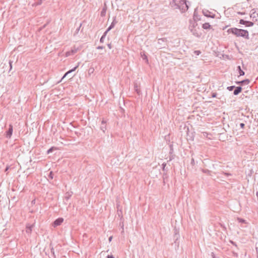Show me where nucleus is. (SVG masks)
<instances>
[{
    "mask_svg": "<svg viewBox=\"0 0 258 258\" xmlns=\"http://www.w3.org/2000/svg\"><path fill=\"white\" fill-rule=\"evenodd\" d=\"M237 70H238V71L239 72V74L240 76H244V75L245 73H244V71H243L241 70L240 66H238L237 67Z\"/></svg>",
    "mask_w": 258,
    "mask_h": 258,
    "instance_id": "nucleus-16",
    "label": "nucleus"
},
{
    "mask_svg": "<svg viewBox=\"0 0 258 258\" xmlns=\"http://www.w3.org/2000/svg\"><path fill=\"white\" fill-rule=\"evenodd\" d=\"M203 13H204V15L205 16H206V17H211L210 16L208 15V14H206V13H204V12H203Z\"/></svg>",
    "mask_w": 258,
    "mask_h": 258,
    "instance_id": "nucleus-41",
    "label": "nucleus"
},
{
    "mask_svg": "<svg viewBox=\"0 0 258 258\" xmlns=\"http://www.w3.org/2000/svg\"><path fill=\"white\" fill-rule=\"evenodd\" d=\"M56 150V147H51L50 149H49L47 151V153L48 154H50V153L52 152L54 150Z\"/></svg>",
    "mask_w": 258,
    "mask_h": 258,
    "instance_id": "nucleus-20",
    "label": "nucleus"
},
{
    "mask_svg": "<svg viewBox=\"0 0 258 258\" xmlns=\"http://www.w3.org/2000/svg\"><path fill=\"white\" fill-rule=\"evenodd\" d=\"M71 53V52H70V51H68V52H66V56H68L70 55Z\"/></svg>",
    "mask_w": 258,
    "mask_h": 258,
    "instance_id": "nucleus-38",
    "label": "nucleus"
},
{
    "mask_svg": "<svg viewBox=\"0 0 258 258\" xmlns=\"http://www.w3.org/2000/svg\"><path fill=\"white\" fill-rule=\"evenodd\" d=\"M112 236H110V237H109L108 240H109V241H111V240H112Z\"/></svg>",
    "mask_w": 258,
    "mask_h": 258,
    "instance_id": "nucleus-43",
    "label": "nucleus"
},
{
    "mask_svg": "<svg viewBox=\"0 0 258 258\" xmlns=\"http://www.w3.org/2000/svg\"><path fill=\"white\" fill-rule=\"evenodd\" d=\"M72 196V194L68 192L66 194V196L64 197V199L66 200H68L69 199V198H70V197H71Z\"/></svg>",
    "mask_w": 258,
    "mask_h": 258,
    "instance_id": "nucleus-21",
    "label": "nucleus"
},
{
    "mask_svg": "<svg viewBox=\"0 0 258 258\" xmlns=\"http://www.w3.org/2000/svg\"><path fill=\"white\" fill-rule=\"evenodd\" d=\"M63 218H57L53 222V225L54 227L58 226L61 225V224L63 222Z\"/></svg>",
    "mask_w": 258,
    "mask_h": 258,
    "instance_id": "nucleus-6",
    "label": "nucleus"
},
{
    "mask_svg": "<svg viewBox=\"0 0 258 258\" xmlns=\"http://www.w3.org/2000/svg\"><path fill=\"white\" fill-rule=\"evenodd\" d=\"M158 41H159V43H160V41H164V39H160L158 40Z\"/></svg>",
    "mask_w": 258,
    "mask_h": 258,
    "instance_id": "nucleus-44",
    "label": "nucleus"
},
{
    "mask_svg": "<svg viewBox=\"0 0 258 258\" xmlns=\"http://www.w3.org/2000/svg\"><path fill=\"white\" fill-rule=\"evenodd\" d=\"M217 93H212V97H213V98H215V97H217Z\"/></svg>",
    "mask_w": 258,
    "mask_h": 258,
    "instance_id": "nucleus-31",
    "label": "nucleus"
},
{
    "mask_svg": "<svg viewBox=\"0 0 258 258\" xmlns=\"http://www.w3.org/2000/svg\"><path fill=\"white\" fill-rule=\"evenodd\" d=\"M189 29L190 32L192 33V35H194L196 37H200L201 36V33H199L198 32L197 30L194 28V26H189Z\"/></svg>",
    "mask_w": 258,
    "mask_h": 258,
    "instance_id": "nucleus-4",
    "label": "nucleus"
},
{
    "mask_svg": "<svg viewBox=\"0 0 258 258\" xmlns=\"http://www.w3.org/2000/svg\"><path fill=\"white\" fill-rule=\"evenodd\" d=\"M239 126L241 128H243L245 126V124L244 123H240Z\"/></svg>",
    "mask_w": 258,
    "mask_h": 258,
    "instance_id": "nucleus-27",
    "label": "nucleus"
},
{
    "mask_svg": "<svg viewBox=\"0 0 258 258\" xmlns=\"http://www.w3.org/2000/svg\"><path fill=\"white\" fill-rule=\"evenodd\" d=\"M180 237L179 231L177 229H174V242L176 243L177 242V241L179 239Z\"/></svg>",
    "mask_w": 258,
    "mask_h": 258,
    "instance_id": "nucleus-9",
    "label": "nucleus"
},
{
    "mask_svg": "<svg viewBox=\"0 0 258 258\" xmlns=\"http://www.w3.org/2000/svg\"><path fill=\"white\" fill-rule=\"evenodd\" d=\"M117 21L116 20V17L113 18V20L112 22L111 23V25L109 26V27L107 29L106 31L108 32L111 29H112L113 28H114L115 24L117 23Z\"/></svg>",
    "mask_w": 258,
    "mask_h": 258,
    "instance_id": "nucleus-8",
    "label": "nucleus"
},
{
    "mask_svg": "<svg viewBox=\"0 0 258 258\" xmlns=\"http://www.w3.org/2000/svg\"><path fill=\"white\" fill-rule=\"evenodd\" d=\"M136 91L137 92V93H138V94H139V91H138V89H136Z\"/></svg>",
    "mask_w": 258,
    "mask_h": 258,
    "instance_id": "nucleus-46",
    "label": "nucleus"
},
{
    "mask_svg": "<svg viewBox=\"0 0 258 258\" xmlns=\"http://www.w3.org/2000/svg\"><path fill=\"white\" fill-rule=\"evenodd\" d=\"M42 3V0H39L38 2H37L36 5H40Z\"/></svg>",
    "mask_w": 258,
    "mask_h": 258,
    "instance_id": "nucleus-34",
    "label": "nucleus"
},
{
    "mask_svg": "<svg viewBox=\"0 0 258 258\" xmlns=\"http://www.w3.org/2000/svg\"><path fill=\"white\" fill-rule=\"evenodd\" d=\"M190 164L192 165V166H194L195 164V160L193 158H191V162H190Z\"/></svg>",
    "mask_w": 258,
    "mask_h": 258,
    "instance_id": "nucleus-26",
    "label": "nucleus"
},
{
    "mask_svg": "<svg viewBox=\"0 0 258 258\" xmlns=\"http://www.w3.org/2000/svg\"><path fill=\"white\" fill-rule=\"evenodd\" d=\"M33 227V225H27L26 226V232L28 234H30L32 232Z\"/></svg>",
    "mask_w": 258,
    "mask_h": 258,
    "instance_id": "nucleus-14",
    "label": "nucleus"
},
{
    "mask_svg": "<svg viewBox=\"0 0 258 258\" xmlns=\"http://www.w3.org/2000/svg\"><path fill=\"white\" fill-rule=\"evenodd\" d=\"M13 133V126L11 124H10L9 128L8 130L6 132V137L8 138H10Z\"/></svg>",
    "mask_w": 258,
    "mask_h": 258,
    "instance_id": "nucleus-7",
    "label": "nucleus"
},
{
    "mask_svg": "<svg viewBox=\"0 0 258 258\" xmlns=\"http://www.w3.org/2000/svg\"><path fill=\"white\" fill-rule=\"evenodd\" d=\"M234 88H235V86H229V87H227V89L229 91H230L233 90Z\"/></svg>",
    "mask_w": 258,
    "mask_h": 258,
    "instance_id": "nucleus-25",
    "label": "nucleus"
},
{
    "mask_svg": "<svg viewBox=\"0 0 258 258\" xmlns=\"http://www.w3.org/2000/svg\"><path fill=\"white\" fill-rule=\"evenodd\" d=\"M239 24L245 25L246 27H251L253 26L254 25V23L250 21H247L244 20L243 19H240L239 20Z\"/></svg>",
    "mask_w": 258,
    "mask_h": 258,
    "instance_id": "nucleus-3",
    "label": "nucleus"
},
{
    "mask_svg": "<svg viewBox=\"0 0 258 258\" xmlns=\"http://www.w3.org/2000/svg\"><path fill=\"white\" fill-rule=\"evenodd\" d=\"M243 95L245 96V98H250L253 96V93L250 88H249V90L245 91Z\"/></svg>",
    "mask_w": 258,
    "mask_h": 258,
    "instance_id": "nucleus-5",
    "label": "nucleus"
},
{
    "mask_svg": "<svg viewBox=\"0 0 258 258\" xmlns=\"http://www.w3.org/2000/svg\"><path fill=\"white\" fill-rule=\"evenodd\" d=\"M256 251L257 253V258H258V247H256Z\"/></svg>",
    "mask_w": 258,
    "mask_h": 258,
    "instance_id": "nucleus-42",
    "label": "nucleus"
},
{
    "mask_svg": "<svg viewBox=\"0 0 258 258\" xmlns=\"http://www.w3.org/2000/svg\"><path fill=\"white\" fill-rule=\"evenodd\" d=\"M250 17L252 18H256L258 17V13H256L255 12L252 13L250 14Z\"/></svg>",
    "mask_w": 258,
    "mask_h": 258,
    "instance_id": "nucleus-19",
    "label": "nucleus"
},
{
    "mask_svg": "<svg viewBox=\"0 0 258 258\" xmlns=\"http://www.w3.org/2000/svg\"><path fill=\"white\" fill-rule=\"evenodd\" d=\"M104 47L103 46H98L97 47V49H104Z\"/></svg>",
    "mask_w": 258,
    "mask_h": 258,
    "instance_id": "nucleus-32",
    "label": "nucleus"
},
{
    "mask_svg": "<svg viewBox=\"0 0 258 258\" xmlns=\"http://www.w3.org/2000/svg\"><path fill=\"white\" fill-rule=\"evenodd\" d=\"M202 28L204 29H211L212 27L209 23H205L203 24Z\"/></svg>",
    "mask_w": 258,
    "mask_h": 258,
    "instance_id": "nucleus-15",
    "label": "nucleus"
},
{
    "mask_svg": "<svg viewBox=\"0 0 258 258\" xmlns=\"http://www.w3.org/2000/svg\"><path fill=\"white\" fill-rule=\"evenodd\" d=\"M228 33H231L236 37H242L245 39H249V33L247 30L238 29L237 28H231L227 30Z\"/></svg>",
    "mask_w": 258,
    "mask_h": 258,
    "instance_id": "nucleus-1",
    "label": "nucleus"
},
{
    "mask_svg": "<svg viewBox=\"0 0 258 258\" xmlns=\"http://www.w3.org/2000/svg\"><path fill=\"white\" fill-rule=\"evenodd\" d=\"M250 83V81L248 79H245L241 81L237 82L236 84H240L241 85H248Z\"/></svg>",
    "mask_w": 258,
    "mask_h": 258,
    "instance_id": "nucleus-12",
    "label": "nucleus"
},
{
    "mask_svg": "<svg viewBox=\"0 0 258 258\" xmlns=\"http://www.w3.org/2000/svg\"><path fill=\"white\" fill-rule=\"evenodd\" d=\"M238 220H239L240 222H242V223H244V222H245V220H243V219H242L238 218Z\"/></svg>",
    "mask_w": 258,
    "mask_h": 258,
    "instance_id": "nucleus-35",
    "label": "nucleus"
},
{
    "mask_svg": "<svg viewBox=\"0 0 258 258\" xmlns=\"http://www.w3.org/2000/svg\"><path fill=\"white\" fill-rule=\"evenodd\" d=\"M79 64H78L77 66H76L75 67H74V68H73L72 69L69 70V71H68L67 73H65V74L63 75V76L62 77V78H61V80L62 79H63L67 75H68L69 74H70L71 73L73 72H74L76 69L77 68L79 67Z\"/></svg>",
    "mask_w": 258,
    "mask_h": 258,
    "instance_id": "nucleus-10",
    "label": "nucleus"
},
{
    "mask_svg": "<svg viewBox=\"0 0 258 258\" xmlns=\"http://www.w3.org/2000/svg\"><path fill=\"white\" fill-rule=\"evenodd\" d=\"M8 170V168L7 167V168H6V170H6V171H7Z\"/></svg>",
    "mask_w": 258,
    "mask_h": 258,
    "instance_id": "nucleus-48",
    "label": "nucleus"
},
{
    "mask_svg": "<svg viewBox=\"0 0 258 258\" xmlns=\"http://www.w3.org/2000/svg\"><path fill=\"white\" fill-rule=\"evenodd\" d=\"M48 177L50 179H53V173L52 171H50L48 175Z\"/></svg>",
    "mask_w": 258,
    "mask_h": 258,
    "instance_id": "nucleus-24",
    "label": "nucleus"
},
{
    "mask_svg": "<svg viewBox=\"0 0 258 258\" xmlns=\"http://www.w3.org/2000/svg\"><path fill=\"white\" fill-rule=\"evenodd\" d=\"M50 250H51V253L52 255V256L55 258V255L54 254V248L53 247H51V249H50Z\"/></svg>",
    "mask_w": 258,
    "mask_h": 258,
    "instance_id": "nucleus-23",
    "label": "nucleus"
},
{
    "mask_svg": "<svg viewBox=\"0 0 258 258\" xmlns=\"http://www.w3.org/2000/svg\"><path fill=\"white\" fill-rule=\"evenodd\" d=\"M107 46L109 48V49H111L112 48L111 47V44L110 43V44H107Z\"/></svg>",
    "mask_w": 258,
    "mask_h": 258,
    "instance_id": "nucleus-39",
    "label": "nucleus"
},
{
    "mask_svg": "<svg viewBox=\"0 0 258 258\" xmlns=\"http://www.w3.org/2000/svg\"><path fill=\"white\" fill-rule=\"evenodd\" d=\"M106 10H107V9H106V7H104L102 9V11H101V12L100 13V16L101 17H104L105 16V14H106Z\"/></svg>",
    "mask_w": 258,
    "mask_h": 258,
    "instance_id": "nucleus-17",
    "label": "nucleus"
},
{
    "mask_svg": "<svg viewBox=\"0 0 258 258\" xmlns=\"http://www.w3.org/2000/svg\"><path fill=\"white\" fill-rule=\"evenodd\" d=\"M166 166V164L164 163L162 164V169L163 170L165 171V167Z\"/></svg>",
    "mask_w": 258,
    "mask_h": 258,
    "instance_id": "nucleus-28",
    "label": "nucleus"
},
{
    "mask_svg": "<svg viewBox=\"0 0 258 258\" xmlns=\"http://www.w3.org/2000/svg\"><path fill=\"white\" fill-rule=\"evenodd\" d=\"M242 91V88L241 87L238 86V87H235V90L233 92V94L234 95H237L239 94Z\"/></svg>",
    "mask_w": 258,
    "mask_h": 258,
    "instance_id": "nucleus-11",
    "label": "nucleus"
},
{
    "mask_svg": "<svg viewBox=\"0 0 258 258\" xmlns=\"http://www.w3.org/2000/svg\"><path fill=\"white\" fill-rule=\"evenodd\" d=\"M203 172L207 174H210L211 171L208 169H202Z\"/></svg>",
    "mask_w": 258,
    "mask_h": 258,
    "instance_id": "nucleus-22",
    "label": "nucleus"
},
{
    "mask_svg": "<svg viewBox=\"0 0 258 258\" xmlns=\"http://www.w3.org/2000/svg\"><path fill=\"white\" fill-rule=\"evenodd\" d=\"M189 2L186 0H180L179 3L176 4L177 8L179 9L182 13L186 11L188 8Z\"/></svg>",
    "mask_w": 258,
    "mask_h": 258,
    "instance_id": "nucleus-2",
    "label": "nucleus"
},
{
    "mask_svg": "<svg viewBox=\"0 0 258 258\" xmlns=\"http://www.w3.org/2000/svg\"><path fill=\"white\" fill-rule=\"evenodd\" d=\"M81 24L80 25V27H81ZM80 27H79L78 29H77V31H79V30H80Z\"/></svg>",
    "mask_w": 258,
    "mask_h": 258,
    "instance_id": "nucleus-45",
    "label": "nucleus"
},
{
    "mask_svg": "<svg viewBox=\"0 0 258 258\" xmlns=\"http://www.w3.org/2000/svg\"><path fill=\"white\" fill-rule=\"evenodd\" d=\"M223 174H225V175L227 176H231V174L229 173H226V172H223Z\"/></svg>",
    "mask_w": 258,
    "mask_h": 258,
    "instance_id": "nucleus-33",
    "label": "nucleus"
},
{
    "mask_svg": "<svg viewBox=\"0 0 258 258\" xmlns=\"http://www.w3.org/2000/svg\"><path fill=\"white\" fill-rule=\"evenodd\" d=\"M142 57L143 59L146 60V61H148L147 56L145 54H144Z\"/></svg>",
    "mask_w": 258,
    "mask_h": 258,
    "instance_id": "nucleus-30",
    "label": "nucleus"
},
{
    "mask_svg": "<svg viewBox=\"0 0 258 258\" xmlns=\"http://www.w3.org/2000/svg\"><path fill=\"white\" fill-rule=\"evenodd\" d=\"M194 53L196 55H199L201 53V51L200 50H196V51H194Z\"/></svg>",
    "mask_w": 258,
    "mask_h": 258,
    "instance_id": "nucleus-29",
    "label": "nucleus"
},
{
    "mask_svg": "<svg viewBox=\"0 0 258 258\" xmlns=\"http://www.w3.org/2000/svg\"><path fill=\"white\" fill-rule=\"evenodd\" d=\"M106 121L104 120H102L101 121V125L100 126V130H102L104 133L105 132V131L106 130Z\"/></svg>",
    "mask_w": 258,
    "mask_h": 258,
    "instance_id": "nucleus-13",
    "label": "nucleus"
},
{
    "mask_svg": "<svg viewBox=\"0 0 258 258\" xmlns=\"http://www.w3.org/2000/svg\"><path fill=\"white\" fill-rule=\"evenodd\" d=\"M108 32L107 31H105V32L104 33L103 35L102 36V37H101L100 39V42L101 43H103L104 42V39L107 34Z\"/></svg>",
    "mask_w": 258,
    "mask_h": 258,
    "instance_id": "nucleus-18",
    "label": "nucleus"
},
{
    "mask_svg": "<svg viewBox=\"0 0 258 258\" xmlns=\"http://www.w3.org/2000/svg\"><path fill=\"white\" fill-rule=\"evenodd\" d=\"M75 51L72 50V53H75Z\"/></svg>",
    "mask_w": 258,
    "mask_h": 258,
    "instance_id": "nucleus-47",
    "label": "nucleus"
},
{
    "mask_svg": "<svg viewBox=\"0 0 258 258\" xmlns=\"http://www.w3.org/2000/svg\"><path fill=\"white\" fill-rule=\"evenodd\" d=\"M230 242H231L233 245H235V246H237V245L236 244L235 242H233V241H230Z\"/></svg>",
    "mask_w": 258,
    "mask_h": 258,
    "instance_id": "nucleus-40",
    "label": "nucleus"
},
{
    "mask_svg": "<svg viewBox=\"0 0 258 258\" xmlns=\"http://www.w3.org/2000/svg\"><path fill=\"white\" fill-rule=\"evenodd\" d=\"M12 62L11 61H9V64H10V70L12 69Z\"/></svg>",
    "mask_w": 258,
    "mask_h": 258,
    "instance_id": "nucleus-36",
    "label": "nucleus"
},
{
    "mask_svg": "<svg viewBox=\"0 0 258 258\" xmlns=\"http://www.w3.org/2000/svg\"><path fill=\"white\" fill-rule=\"evenodd\" d=\"M107 258H114L112 255H108Z\"/></svg>",
    "mask_w": 258,
    "mask_h": 258,
    "instance_id": "nucleus-37",
    "label": "nucleus"
}]
</instances>
